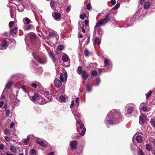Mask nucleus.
<instances>
[{
	"label": "nucleus",
	"mask_w": 155,
	"mask_h": 155,
	"mask_svg": "<svg viewBox=\"0 0 155 155\" xmlns=\"http://www.w3.org/2000/svg\"><path fill=\"white\" fill-rule=\"evenodd\" d=\"M91 4L90 3H89L87 4V5L86 9L87 10H90L91 9Z\"/></svg>",
	"instance_id": "c03bdc74"
},
{
	"label": "nucleus",
	"mask_w": 155,
	"mask_h": 155,
	"mask_svg": "<svg viewBox=\"0 0 155 155\" xmlns=\"http://www.w3.org/2000/svg\"><path fill=\"white\" fill-rule=\"evenodd\" d=\"M140 108L143 111L146 112L147 110V107L146 105H144L143 104H141L140 105Z\"/></svg>",
	"instance_id": "b1692460"
},
{
	"label": "nucleus",
	"mask_w": 155,
	"mask_h": 155,
	"mask_svg": "<svg viewBox=\"0 0 155 155\" xmlns=\"http://www.w3.org/2000/svg\"><path fill=\"white\" fill-rule=\"evenodd\" d=\"M140 4H144V8L145 9H148L150 6V3L149 2H147L145 3L144 0H141L140 2Z\"/></svg>",
	"instance_id": "ddd939ff"
},
{
	"label": "nucleus",
	"mask_w": 155,
	"mask_h": 155,
	"mask_svg": "<svg viewBox=\"0 0 155 155\" xmlns=\"http://www.w3.org/2000/svg\"><path fill=\"white\" fill-rule=\"evenodd\" d=\"M66 98L64 96L61 95L59 97V99H58V100L61 102H65Z\"/></svg>",
	"instance_id": "4be33fe9"
},
{
	"label": "nucleus",
	"mask_w": 155,
	"mask_h": 155,
	"mask_svg": "<svg viewBox=\"0 0 155 155\" xmlns=\"http://www.w3.org/2000/svg\"><path fill=\"white\" fill-rule=\"evenodd\" d=\"M10 114V111L9 110H6V117H8Z\"/></svg>",
	"instance_id": "49530a36"
},
{
	"label": "nucleus",
	"mask_w": 155,
	"mask_h": 155,
	"mask_svg": "<svg viewBox=\"0 0 155 155\" xmlns=\"http://www.w3.org/2000/svg\"><path fill=\"white\" fill-rule=\"evenodd\" d=\"M74 137L76 139L79 138V136L78 135V134L77 133L74 134Z\"/></svg>",
	"instance_id": "e2e57ef3"
},
{
	"label": "nucleus",
	"mask_w": 155,
	"mask_h": 155,
	"mask_svg": "<svg viewBox=\"0 0 155 155\" xmlns=\"http://www.w3.org/2000/svg\"><path fill=\"white\" fill-rule=\"evenodd\" d=\"M84 53L85 56L87 57H88L90 54V53L87 49H85Z\"/></svg>",
	"instance_id": "72a5a7b5"
},
{
	"label": "nucleus",
	"mask_w": 155,
	"mask_h": 155,
	"mask_svg": "<svg viewBox=\"0 0 155 155\" xmlns=\"http://www.w3.org/2000/svg\"><path fill=\"white\" fill-rule=\"evenodd\" d=\"M152 147L150 144L147 143L146 146V149L148 151H150L152 150Z\"/></svg>",
	"instance_id": "bb28decb"
},
{
	"label": "nucleus",
	"mask_w": 155,
	"mask_h": 155,
	"mask_svg": "<svg viewBox=\"0 0 155 155\" xmlns=\"http://www.w3.org/2000/svg\"><path fill=\"white\" fill-rule=\"evenodd\" d=\"M9 131L7 129H6L4 131V133L5 134L7 135L9 133Z\"/></svg>",
	"instance_id": "bf43d9fd"
},
{
	"label": "nucleus",
	"mask_w": 155,
	"mask_h": 155,
	"mask_svg": "<svg viewBox=\"0 0 155 155\" xmlns=\"http://www.w3.org/2000/svg\"><path fill=\"white\" fill-rule=\"evenodd\" d=\"M103 21V18H102L98 21L95 26V28L101 26L102 25H104L105 23Z\"/></svg>",
	"instance_id": "dca6fc26"
},
{
	"label": "nucleus",
	"mask_w": 155,
	"mask_h": 155,
	"mask_svg": "<svg viewBox=\"0 0 155 155\" xmlns=\"http://www.w3.org/2000/svg\"><path fill=\"white\" fill-rule=\"evenodd\" d=\"M79 97H78L76 98L75 100V102L78 105H79Z\"/></svg>",
	"instance_id": "de8ad7c7"
},
{
	"label": "nucleus",
	"mask_w": 155,
	"mask_h": 155,
	"mask_svg": "<svg viewBox=\"0 0 155 155\" xmlns=\"http://www.w3.org/2000/svg\"><path fill=\"white\" fill-rule=\"evenodd\" d=\"M25 21L26 22V24H28L31 21L28 18H25Z\"/></svg>",
	"instance_id": "603ef678"
},
{
	"label": "nucleus",
	"mask_w": 155,
	"mask_h": 155,
	"mask_svg": "<svg viewBox=\"0 0 155 155\" xmlns=\"http://www.w3.org/2000/svg\"><path fill=\"white\" fill-rule=\"evenodd\" d=\"M29 140V136H28L27 137L26 139H24L23 140V142L25 143V144H27Z\"/></svg>",
	"instance_id": "c9c22d12"
},
{
	"label": "nucleus",
	"mask_w": 155,
	"mask_h": 155,
	"mask_svg": "<svg viewBox=\"0 0 155 155\" xmlns=\"http://www.w3.org/2000/svg\"><path fill=\"white\" fill-rule=\"evenodd\" d=\"M45 99L46 101H46L47 103L50 102L52 101V97L51 95H47V96H45Z\"/></svg>",
	"instance_id": "a878e982"
},
{
	"label": "nucleus",
	"mask_w": 155,
	"mask_h": 155,
	"mask_svg": "<svg viewBox=\"0 0 155 155\" xmlns=\"http://www.w3.org/2000/svg\"><path fill=\"white\" fill-rule=\"evenodd\" d=\"M33 56L34 58L37 60V61L40 63L42 64H45L47 62V60L45 58H37L35 57L33 54Z\"/></svg>",
	"instance_id": "6e6552de"
},
{
	"label": "nucleus",
	"mask_w": 155,
	"mask_h": 155,
	"mask_svg": "<svg viewBox=\"0 0 155 155\" xmlns=\"http://www.w3.org/2000/svg\"><path fill=\"white\" fill-rule=\"evenodd\" d=\"M52 15L55 20L59 21L61 19V15L60 13L54 12V14H52Z\"/></svg>",
	"instance_id": "9b49d317"
},
{
	"label": "nucleus",
	"mask_w": 155,
	"mask_h": 155,
	"mask_svg": "<svg viewBox=\"0 0 155 155\" xmlns=\"http://www.w3.org/2000/svg\"><path fill=\"white\" fill-rule=\"evenodd\" d=\"M46 101H47L45 100V98H44L41 96L39 101H38V104H44L47 103Z\"/></svg>",
	"instance_id": "a211bd4d"
},
{
	"label": "nucleus",
	"mask_w": 155,
	"mask_h": 155,
	"mask_svg": "<svg viewBox=\"0 0 155 155\" xmlns=\"http://www.w3.org/2000/svg\"><path fill=\"white\" fill-rule=\"evenodd\" d=\"M137 153L138 155H145V153L142 149L140 148L138 149Z\"/></svg>",
	"instance_id": "7c9ffc66"
},
{
	"label": "nucleus",
	"mask_w": 155,
	"mask_h": 155,
	"mask_svg": "<svg viewBox=\"0 0 155 155\" xmlns=\"http://www.w3.org/2000/svg\"><path fill=\"white\" fill-rule=\"evenodd\" d=\"M37 143L43 147H46L48 146V143L45 140H43L41 139H38L37 141Z\"/></svg>",
	"instance_id": "9d476101"
},
{
	"label": "nucleus",
	"mask_w": 155,
	"mask_h": 155,
	"mask_svg": "<svg viewBox=\"0 0 155 155\" xmlns=\"http://www.w3.org/2000/svg\"><path fill=\"white\" fill-rule=\"evenodd\" d=\"M91 72L92 75L94 76H96L97 74V71L96 70L91 71Z\"/></svg>",
	"instance_id": "ea45409f"
},
{
	"label": "nucleus",
	"mask_w": 155,
	"mask_h": 155,
	"mask_svg": "<svg viewBox=\"0 0 155 155\" xmlns=\"http://www.w3.org/2000/svg\"><path fill=\"white\" fill-rule=\"evenodd\" d=\"M48 54L50 57V58H51L53 62L55 63L56 62V59L55 58L53 54V51H48Z\"/></svg>",
	"instance_id": "f3484780"
},
{
	"label": "nucleus",
	"mask_w": 155,
	"mask_h": 155,
	"mask_svg": "<svg viewBox=\"0 0 155 155\" xmlns=\"http://www.w3.org/2000/svg\"><path fill=\"white\" fill-rule=\"evenodd\" d=\"M4 148V146L2 144H0V149L2 150Z\"/></svg>",
	"instance_id": "680f3d73"
},
{
	"label": "nucleus",
	"mask_w": 155,
	"mask_h": 155,
	"mask_svg": "<svg viewBox=\"0 0 155 155\" xmlns=\"http://www.w3.org/2000/svg\"><path fill=\"white\" fill-rule=\"evenodd\" d=\"M104 65L107 66L108 64L109 61L107 59H105L104 61Z\"/></svg>",
	"instance_id": "37998d69"
},
{
	"label": "nucleus",
	"mask_w": 155,
	"mask_h": 155,
	"mask_svg": "<svg viewBox=\"0 0 155 155\" xmlns=\"http://www.w3.org/2000/svg\"><path fill=\"white\" fill-rule=\"evenodd\" d=\"M87 88L88 92H90L91 90V87L88 85L87 86Z\"/></svg>",
	"instance_id": "6e6d98bb"
},
{
	"label": "nucleus",
	"mask_w": 155,
	"mask_h": 155,
	"mask_svg": "<svg viewBox=\"0 0 155 155\" xmlns=\"http://www.w3.org/2000/svg\"><path fill=\"white\" fill-rule=\"evenodd\" d=\"M152 91L151 90L148 93H147L146 95V97L148 98L151 95Z\"/></svg>",
	"instance_id": "a18cd8bd"
},
{
	"label": "nucleus",
	"mask_w": 155,
	"mask_h": 155,
	"mask_svg": "<svg viewBox=\"0 0 155 155\" xmlns=\"http://www.w3.org/2000/svg\"><path fill=\"white\" fill-rule=\"evenodd\" d=\"M67 78V73L66 71L64 72L63 74L61 73L60 74L59 78L61 81L62 82L64 81L65 82L66 81Z\"/></svg>",
	"instance_id": "7ed1b4c3"
},
{
	"label": "nucleus",
	"mask_w": 155,
	"mask_h": 155,
	"mask_svg": "<svg viewBox=\"0 0 155 155\" xmlns=\"http://www.w3.org/2000/svg\"><path fill=\"white\" fill-rule=\"evenodd\" d=\"M10 150L12 152H16L17 151L14 145L12 146L10 148Z\"/></svg>",
	"instance_id": "c756f323"
},
{
	"label": "nucleus",
	"mask_w": 155,
	"mask_h": 155,
	"mask_svg": "<svg viewBox=\"0 0 155 155\" xmlns=\"http://www.w3.org/2000/svg\"><path fill=\"white\" fill-rule=\"evenodd\" d=\"M64 48V46L62 45H59L58 47V49L59 51H61Z\"/></svg>",
	"instance_id": "a19ab883"
},
{
	"label": "nucleus",
	"mask_w": 155,
	"mask_h": 155,
	"mask_svg": "<svg viewBox=\"0 0 155 155\" xmlns=\"http://www.w3.org/2000/svg\"><path fill=\"white\" fill-rule=\"evenodd\" d=\"M133 110V108L132 107H129L128 108L127 110V113L129 114L131 113Z\"/></svg>",
	"instance_id": "473e14b6"
},
{
	"label": "nucleus",
	"mask_w": 155,
	"mask_h": 155,
	"mask_svg": "<svg viewBox=\"0 0 155 155\" xmlns=\"http://www.w3.org/2000/svg\"><path fill=\"white\" fill-rule=\"evenodd\" d=\"M31 86L32 87L35 88H36L37 86V84L35 83L31 84Z\"/></svg>",
	"instance_id": "4d7b16f0"
},
{
	"label": "nucleus",
	"mask_w": 155,
	"mask_h": 155,
	"mask_svg": "<svg viewBox=\"0 0 155 155\" xmlns=\"http://www.w3.org/2000/svg\"><path fill=\"white\" fill-rule=\"evenodd\" d=\"M98 33L101 35L103 33V31L101 29H100L98 31Z\"/></svg>",
	"instance_id": "5fc2aeb1"
},
{
	"label": "nucleus",
	"mask_w": 155,
	"mask_h": 155,
	"mask_svg": "<svg viewBox=\"0 0 155 155\" xmlns=\"http://www.w3.org/2000/svg\"><path fill=\"white\" fill-rule=\"evenodd\" d=\"M151 125L155 127V120H152L150 121Z\"/></svg>",
	"instance_id": "8fccbe9b"
},
{
	"label": "nucleus",
	"mask_w": 155,
	"mask_h": 155,
	"mask_svg": "<svg viewBox=\"0 0 155 155\" xmlns=\"http://www.w3.org/2000/svg\"><path fill=\"white\" fill-rule=\"evenodd\" d=\"M31 25L25 24L24 27L25 30H28L31 28Z\"/></svg>",
	"instance_id": "c85d7f7f"
},
{
	"label": "nucleus",
	"mask_w": 155,
	"mask_h": 155,
	"mask_svg": "<svg viewBox=\"0 0 155 155\" xmlns=\"http://www.w3.org/2000/svg\"><path fill=\"white\" fill-rule=\"evenodd\" d=\"M81 74L82 78L85 80L88 78V75L85 71H83Z\"/></svg>",
	"instance_id": "412c9836"
},
{
	"label": "nucleus",
	"mask_w": 155,
	"mask_h": 155,
	"mask_svg": "<svg viewBox=\"0 0 155 155\" xmlns=\"http://www.w3.org/2000/svg\"><path fill=\"white\" fill-rule=\"evenodd\" d=\"M62 82H63L58 78H55L54 81L55 86L58 88L60 87L61 86Z\"/></svg>",
	"instance_id": "0eeeda50"
},
{
	"label": "nucleus",
	"mask_w": 155,
	"mask_h": 155,
	"mask_svg": "<svg viewBox=\"0 0 155 155\" xmlns=\"http://www.w3.org/2000/svg\"><path fill=\"white\" fill-rule=\"evenodd\" d=\"M50 5L52 8L54 10H55L57 7V4L54 1H51L50 3Z\"/></svg>",
	"instance_id": "6ab92c4d"
},
{
	"label": "nucleus",
	"mask_w": 155,
	"mask_h": 155,
	"mask_svg": "<svg viewBox=\"0 0 155 155\" xmlns=\"http://www.w3.org/2000/svg\"><path fill=\"white\" fill-rule=\"evenodd\" d=\"M47 155H54V153L53 152H51Z\"/></svg>",
	"instance_id": "774afa93"
},
{
	"label": "nucleus",
	"mask_w": 155,
	"mask_h": 155,
	"mask_svg": "<svg viewBox=\"0 0 155 155\" xmlns=\"http://www.w3.org/2000/svg\"><path fill=\"white\" fill-rule=\"evenodd\" d=\"M17 8L18 12H21L24 10L25 7L24 5L21 4L17 6Z\"/></svg>",
	"instance_id": "aec40b11"
},
{
	"label": "nucleus",
	"mask_w": 155,
	"mask_h": 155,
	"mask_svg": "<svg viewBox=\"0 0 155 155\" xmlns=\"http://www.w3.org/2000/svg\"><path fill=\"white\" fill-rule=\"evenodd\" d=\"M48 36L50 38L54 39V43L57 42L58 39L59 38V36L57 35V33L54 31L50 32L49 33Z\"/></svg>",
	"instance_id": "f03ea898"
},
{
	"label": "nucleus",
	"mask_w": 155,
	"mask_h": 155,
	"mask_svg": "<svg viewBox=\"0 0 155 155\" xmlns=\"http://www.w3.org/2000/svg\"><path fill=\"white\" fill-rule=\"evenodd\" d=\"M86 131V129L85 127H84L83 128V130L80 134L82 136L84 135Z\"/></svg>",
	"instance_id": "58836bf2"
},
{
	"label": "nucleus",
	"mask_w": 155,
	"mask_h": 155,
	"mask_svg": "<svg viewBox=\"0 0 155 155\" xmlns=\"http://www.w3.org/2000/svg\"><path fill=\"white\" fill-rule=\"evenodd\" d=\"M8 46V45L7 41L5 40H3L0 45V49L5 50L7 48Z\"/></svg>",
	"instance_id": "423d86ee"
},
{
	"label": "nucleus",
	"mask_w": 155,
	"mask_h": 155,
	"mask_svg": "<svg viewBox=\"0 0 155 155\" xmlns=\"http://www.w3.org/2000/svg\"><path fill=\"white\" fill-rule=\"evenodd\" d=\"M4 104V102L3 101H0V107H1Z\"/></svg>",
	"instance_id": "0e129e2a"
},
{
	"label": "nucleus",
	"mask_w": 155,
	"mask_h": 155,
	"mask_svg": "<svg viewBox=\"0 0 155 155\" xmlns=\"http://www.w3.org/2000/svg\"><path fill=\"white\" fill-rule=\"evenodd\" d=\"M29 154L30 155H37L36 151L34 149L31 150Z\"/></svg>",
	"instance_id": "cd10ccee"
},
{
	"label": "nucleus",
	"mask_w": 155,
	"mask_h": 155,
	"mask_svg": "<svg viewBox=\"0 0 155 155\" xmlns=\"http://www.w3.org/2000/svg\"><path fill=\"white\" fill-rule=\"evenodd\" d=\"M110 13L108 14L104 18V19L103 18L104 22L105 24L107 23L109 21H110V18L109 15Z\"/></svg>",
	"instance_id": "5701e85b"
},
{
	"label": "nucleus",
	"mask_w": 155,
	"mask_h": 155,
	"mask_svg": "<svg viewBox=\"0 0 155 155\" xmlns=\"http://www.w3.org/2000/svg\"><path fill=\"white\" fill-rule=\"evenodd\" d=\"M62 59L64 62H68V64L65 65L67 67H69L70 65V60L68 56L66 54H65L62 56Z\"/></svg>",
	"instance_id": "1a4fd4ad"
},
{
	"label": "nucleus",
	"mask_w": 155,
	"mask_h": 155,
	"mask_svg": "<svg viewBox=\"0 0 155 155\" xmlns=\"http://www.w3.org/2000/svg\"><path fill=\"white\" fill-rule=\"evenodd\" d=\"M82 30L83 32L84 33L85 32V30L84 28V26L83 25H82Z\"/></svg>",
	"instance_id": "338daca9"
},
{
	"label": "nucleus",
	"mask_w": 155,
	"mask_h": 155,
	"mask_svg": "<svg viewBox=\"0 0 155 155\" xmlns=\"http://www.w3.org/2000/svg\"><path fill=\"white\" fill-rule=\"evenodd\" d=\"M94 43L98 45L100 43V41L99 38H96L94 41Z\"/></svg>",
	"instance_id": "e433bc0d"
},
{
	"label": "nucleus",
	"mask_w": 155,
	"mask_h": 155,
	"mask_svg": "<svg viewBox=\"0 0 155 155\" xmlns=\"http://www.w3.org/2000/svg\"><path fill=\"white\" fill-rule=\"evenodd\" d=\"M10 33L11 34L13 37L15 36L17 33L18 28L17 27H15L12 29H10Z\"/></svg>",
	"instance_id": "4468645a"
},
{
	"label": "nucleus",
	"mask_w": 155,
	"mask_h": 155,
	"mask_svg": "<svg viewBox=\"0 0 155 155\" xmlns=\"http://www.w3.org/2000/svg\"><path fill=\"white\" fill-rule=\"evenodd\" d=\"M41 96L39 94H35L32 97H30V99L36 103L38 104V101L40 98Z\"/></svg>",
	"instance_id": "20e7f679"
},
{
	"label": "nucleus",
	"mask_w": 155,
	"mask_h": 155,
	"mask_svg": "<svg viewBox=\"0 0 155 155\" xmlns=\"http://www.w3.org/2000/svg\"><path fill=\"white\" fill-rule=\"evenodd\" d=\"M29 37L31 40L32 41L34 40L36 38L35 35L34 34H30L29 35Z\"/></svg>",
	"instance_id": "2f4dec72"
},
{
	"label": "nucleus",
	"mask_w": 155,
	"mask_h": 155,
	"mask_svg": "<svg viewBox=\"0 0 155 155\" xmlns=\"http://www.w3.org/2000/svg\"><path fill=\"white\" fill-rule=\"evenodd\" d=\"M14 125V122H12L11 123L10 125V127L11 128H12Z\"/></svg>",
	"instance_id": "69168bd1"
},
{
	"label": "nucleus",
	"mask_w": 155,
	"mask_h": 155,
	"mask_svg": "<svg viewBox=\"0 0 155 155\" xmlns=\"http://www.w3.org/2000/svg\"><path fill=\"white\" fill-rule=\"evenodd\" d=\"M15 26V22L14 21H11L9 23V26L10 29Z\"/></svg>",
	"instance_id": "f704fd0d"
},
{
	"label": "nucleus",
	"mask_w": 155,
	"mask_h": 155,
	"mask_svg": "<svg viewBox=\"0 0 155 155\" xmlns=\"http://www.w3.org/2000/svg\"><path fill=\"white\" fill-rule=\"evenodd\" d=\"M71 5L68 6L66 8V11L67 12H69L71 9Z\"/></svg>",
	"instance_id": "13d9d810"
},
{
	"label": "nucleus",
	"mask_w": 155,
	"mask_h": 155,
	"mask_svg": "<svg viewBox=\"0 0 155 155\" xmlns=\"http://www.w3.org/2000/svg\"><path fill=\"white\" fill-rule=\"evenodd\" d=\"M120 6V4L118 3L117 4L114 8V9H117Z\"/></svg>",
	"instance_id": "864d4df0"
},
{
	"label": "nucleus",
	"mask_w": 155,
	"mask_h": 155,
	"mask_svg": "<svg viewBox=\"0 0 155 155\" xmlns=\"http://www.w3.org/2000/svg\"><path fill=\"white\" fill-rule=\"evenodd\" d=\"M135 138V139L138 143H141L143 141V137L140 135L137 136V134H135L134 136L133 139V140Z\"/></svg>",
	"instance_id": "f8f14e48"
},
{
	"label": "nucleus",
	"mask_w": 155,
	"mask_h": 155,
	"mask_svg": "<svg viewBox=\"0 0 155 155\" xmlns=\"http://www.w3.org/2000/svg\"><path fill=\"white\" fill-rule=\"evenodd\" d=\"M12 84V81L8 82L6 86V87L8 89H9L10 88Z\"/></svg>",
	"instance_id": "4c0bfd02"
},
{
	"label": "nucleus",
	"mask_w": 155,
	"mask_h": 155,
	"mask_svg": "<svg viewBox=\"0 0 155 155\" xmlns=\"http://www.w3.org/2000/svg\"><path fill=\"white\" fill-rule=\"evenodd\" d=\"M78 144V142L76 141H71L70 144L71 147V149L73 150L77 149V145Z\"/></svg>",
	"instance_id": "2eb2a0df"
},
{
	"label": "nucleus",
	"mask_w": 155,
	"mask_h": 155,
	"mask_svg": "<svg viewBox=\"0 0 155 155\" xmlns=\"http://www.w3.org/2000/svg\"><path fill=\"white\" fill-rule=\"evenodd\" d=\"M82 68L81 66H79L77 68V73L79 74H81L82 72Z\"/></svg>",
	"instance_id": "393cba45"
},
{
	"label": "nucleus",
	"mask_w": 155,
	"mask_h": 155,
	"mask_svg": "<svg viewBox=\"0 0 155 155\" xmlns=\"http://www.w3.org/2000/svg\"><path fill=\"white\" fill-rule=\"evenodd\" d=\"M110 3L112 5H114L116 3V1L115 0H111L110 1Z\"/></svg>",
	"instance_id": "052dcab7"
},
{
	"label": "nucleus",
	"mask_w": 155,
	"mask_h": 155,
	"mask_svg": "<svg viewBox=\"0 0 155 155\" xmlns=\"http://www.w3.org/2000/svg\"><path fill=\"white\" fill-rule=\"evenodd\" d=\"M147 116L144 115H140L139 117V123L141 125H143L146 122Z\"/></svg>",
	"instance_id": "39448f33"
},
{
	"label": "nucleus",
	"mask_w": 155,
	"mask_h": 155,
	"mask_svg": "<svg viewBox=\"0 0 155 155\" xmlns=\"http://www.w3.org/2000/svg\"><path fill=\"white\" fill-rule=\"evenodd\" d=\"M95 82L97 85H98L100 82V80L98 78H96L95 79Z\"/></svg>",
	"instance_id": "79ce46f5"
},
{
	"label": "nucleus",
	"mask_w": 155,
	"mask_h": 155,
	"mask_svg": "<svg viewBox=\"0 0 155 155\" xmlns=\"http://www.w3.org/2000/svg\"><path fill=\"white\" fill-rule=\"evenodd\" d=\"M74 100H72L71 102V106H70L71 108L72 107H73L74 106Z\"/></svg>",
	"instance_id": "3c124183"
},
{
	"label": "nucleus",
	"mask_w": 155,
	"mask_h": 155,
	"mask_svg": "<svg viewBox=\"0 0 155 155\" xmlns=\"http://www.w3.org/2000/svg\"><path fill=\"white\" fill-rule=\"evenodd\" d=\"M120 114L118 110L114 109L110 111L107 114L105 120L106 125H108V124H114L120 121Z\"/></svg>",
	"instance_id": "f257e3e1"
},
{
	"label": "nucleus",
	"mask_w": 155,
	"mask_h": 155,
	"mask_svg": "<svg viewBox=\"0 0 155 155\" xmlns=\"http://www.w3.org/2000/svg\"><path fill=\"white\" fill-rule=\"evenodd\" d=\"M86 17V15L84 14H81V15H80V18L81 19H84L85 18H84V17Z\"/></svg>",
	"instance_id": "09e8293b"
}]
</instances>
